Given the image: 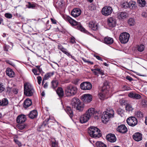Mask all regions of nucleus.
I'll return each mask as SVG.
<instances>
[{
	"label": "nucleus",
	"mask_w": 147,
	"mask_h": 147,
	"mask_svg": "<svg viewBox=\"0 0 147 147\" xmlns=\"http://www.w3.org/2000/svg\"><path fill=\"white\" fill-rule=\"evenodd\" d=\"M98 113L95 111V109L93 108L89 109L86 112L85 114L82 115L80 119V122L84 123L87 122L90 118L93 116H95V119H98Z\"/></svg>",
	"instance_id": "f257e3e1"
},
{
	"label": "nucleus",
	"mask_w": 147,
	"mask_h": 147,
	"mask_svg": "<svg viewBox=\"0 0 147 147\" xmlns=\"http://www.w3.org/2000/svg\"><path fill=\"white\" fill-rule=\"evenodd\" d=\"M66 20L71 25L75 26V28L78 30L85 33H87L88 32V31L86 30L82 26L80 23L76 21L70 17L67 16L66 17Z\"/></svg>",
	"instance_id": "f03ea898"
},
{
	"label": "nucleus",
	"mask_w": 147,
	"mask_h": 147,
	"mask_svg": "<svg viewBox=\"0 0 147 147\" xmlns=\"http://www.w3.org/2000/svg\"><path fill=\"white\" fill-rule=\"evenodd\" d=\"M88 133L93 138H99L101 136L100 130L97 128L91 126L88 128Z\"/></svg>",
	"instance_id": "7ed1b4c3"
},
{
	"label": "nucleus",
	"mask_w": 147,
	"mask_h": 147,
	"mask_svg": "<svg viewBox=\"0 0 147 147\" xmlns=\"http://www.w3.org/2000/svg\"><path fill=\"white\" fill-rule=\"evenodd\" d=\"M34 90L32 85L30 83H27L24 85V94L28 96H32Z\"/></svg>",
	"instance_id": "20e7f679"
},
{
	"label": "nucleus",
	"mask_w": 147,
	"mask_h": 147,
	"mask_svg": "<svg viewBox=\"0 0 147 147\" xmlns=\"http://www.w3.org/2000/svg\"><path fill=\"white\" fill-rule=\"evenodd\" d=\"M114 112L112 109H111L108 111L104 112L102 117V121L104 123L108 122L109 119L114 117Z\"/></svg>",
	"instance_id": "39448f33"
},
{
	"label": "nucleus",
	"mask_w": 147,
	"mask_h": 147,
	"mask_svg": "<svg viewBox=\"0 0 147 147\" xmlns=\"http://www.w3.org/2000/svg\"><path fill=\"white\" fill-rule=\"evenodd\" d=\"M65 93L66 96H70L75 94L77 92V88L72 85L67 86L65 87Z\"/></svg>",
	"instance_id": "423d86ee"
},
{
	"label": "nucleus",
	"mask_w": 147,
	"mask_h": 147,
	"mask_svg": "<svg viewBox=\"0 0 147 147\" xmlns=\"http://www.w3.org/2000/svg\"><path fill=\"white\" fill-rule=\"evenodd\" d=\"M130 35L127 32H124L121 33L119 36L120 42L123 44L127 43L129 41Z\"/></svg>",
	"instance_id": "0eeeda50"
},
{
	"label": "nucleus",
	"mask_w": 147,
	"mask_h": 147,
	"mask_svg": "<svg viewBox=\"0 0 147 147\" xmlns=\"http://www.w3.org/2000/svg\"><path fill=\"white\" fill-rule=\"evenodd\" d=\"M113 11V9L111 7L106 6L102 8V13L103 15L105 16H107L111 15Z\"/></svg>",
	"instance_id": "6e6552de"
},
{
	"label": "nucleus",
	"mask_w": 147,
	"mask_h": 147,
	"mask_svg": "<svg viewBox=\"0 0 147 147\" xmlns=\"http://www.w3.org/2000/svg\"><path fill=\"white\" fill-rule=\"evenodd\" d=\"M127 122L129 125L132 127L135 126L138 123L136 118L134 117H131L128 118Z\"/></svg>",
	"instance_id": "1a4fd4ad"
},
{
	"label": "nucleus",
	"mask_w": 147,
	"mask_h": 147,
	"mask_svg": "<svg viewBox=\"0 0 147 147\" xmlns=\"http://www.w3.org/2000/svg\"><path fill=\"white\" fill-rule=\"evenodd\" d=\"M80 88L84 90H89L92 88V85L89 82H84L80 85Z\"/></svg>",
	"instance_id": "9d476101"
},
{
	"label": "nucleus",
	"mask_w": 147,
	"mask_h": 147,
	"mask_svg": "<svg viewBox=\"0 0 147 147\" xmlns=\"http://www.w3.org/2000/svg\"><path fill=\"white\" fill-rule=\"evenodd\" d=\"M107 22L108 26L111 28L114 27L116 25V20L113 17H111L108 18Z\"/></svg>",
	"instance_id": "9b49d317"
},
{
	"label": "nucleus",
	"mask_w": 147,
	"mask_h": 147,
	"mask_svg": "<svg viewBox=\"0 0 147 147\" xmlns=\"http://www.w3.org/2000/svg\"><path fill=\"white\" fill-rule=\"evenodd\" d=\"M81 98L84 102L87 103L92 101V96L90 94H86L82 95Z\"/></svg>",
	"instance_id": "f8f14e48"
},
{
	"label": "nucleus",
	"mask_w": 147,
	"mask_h": 147,
	"mask_svg": "<svg viewBox=\"0 0 147 147\" xmlns=\"http://www.w3.org/2000/svg\"><path fill=\"white\" fill-rule=\"evenodd\" d=\"M81 13V10L78 8L74 9L71 12V15L74 18L79 16Z\"/></svg>",
	"instance_id": "ddd939ff"
},
{
	"label": "nucleus",
	"mask_w": 147,
	"mask_h": 147,
	"mask_svg": "<svg viewBox=\"0 0 147 147\" xmlns=\"http://www.w3.org/2000/svg\"><path fill=\"white\" fill-rule=\"evenodd\" d=\"M117 130L120 133L124 134L127 131V128L124 125H121L119 126L117 129Z\"/></svg>",
	"instance_id": "4468645a"
},
{
	"label": "nucleus",
	"mask_w": 147,
	"mask_h": 147,
	"mask_svg": "<svg viewBox=\"0 0 147 147\" xmlns=\"http://www.w3.org/2000/svg\"><path fill=\"white\" fill-rule=\"evenodd\" d=\"M107 140L111 142H114L116 140V138L114 134H109L106 136Z\"/></svg>",
	"instance_id": "2eb2a0df"
},
{
	"label": "nucleus",
	"mask_w": 147,
	"mask_h": 147,
	"mask_svg": "<svg viewBox=\"0 0 147 147\" xmlns=\"http://www.w3.org/2000/svg\"><path fill=\"white\" fill-rule=\"evenodd\" d=\"M26 120V116L24 115H19L17 118L16 121L17 123L21 124L24 122Z\"/></svg>",
	"instance_id": "dca6fc26"
},
{
	"label": "nucleus",
	"mask_w": 147,
	"mask_h": 147,
	"mask_svg": "<svg viewBox=\"0 0 147 147\" xmlns=\"http://www.w3.org/2000/svg\"><path fill=\"white\" fill-rule=\"evenodd\" d=\"M128 96L130 98L136 99H139L141 98L140 94H137L133 91L129 93L128 94Z\"/></svg>",
	"instance_id": "f3484780"
},
{
	"label": "nucleus",
	"mask_w": 147,
	"mask_h": 147,
	"mask_svg": "<svg viewBox=\"0 0 147 147\" xmlns=\"http://www.w3.org/2000/svg\"><path fill=\"white\" fill-rule=\"evenodd\" d=\"M104 43L107 45H111L114 42L113 38L108 36L105 37L104 39Z\"/></svg>",
	"instance_id": "a211bd4d"
},
{
	"label": "nucleus",
	"mask_w": 147,
	"mask_h": 147,
	"mask_svg": "<svg viewBox=\"0 0 147 147\" xmlns=\"http://www.w3.org/2000/svg\"><path fill=\"white\" fill-rule=\"evenodd\" d=\"M89 27L94 30H96L98 28V24L95 22L91 21L89 22L88 24Z\"/></svg>",
	"instance_id": "6ab92c4d"
},
{
	"label": "nucleus",
	"mask_w": 147,
	"mask_h": 147,
	"mask_svg": "<svg viewBox=\"0 0 147 147\" xmlns=\"http://www.w3.org/2000/svg\"><path fill=\"white\" fill-rule=\"evenodd\" d=\"M134 139L136 141H139L142 139V134L139 133H135L133 136Z\"/></svg>",
	"instance_id": "aec40b11"
},
{
	"label": "nucleus",
	"mask_w": 147,
	"mask_h": 147,
	"mask_svg": "<svg viewBox=\"0 0 147 147\" xmlns=\"http://www.w3.org/2000/svg\"><path fill=\"white\" fill-rule=\"evenodd\" d=\"M81 102L79 99L77 98H73L72 100L71 104L73 108H75Z\"/></svg>",
	"instance_id": "412c9836"
},
{
	"label": "nucleus",
	"mask_w": 147,
	"mask_h": 147,
	"mask_svg": "<svg viewBox=\"0 0 147 147\" xmlns=\"http://www.w3.org/2000/svg\"><path fill=\"white\" fill-rule=\"evenodd\" d=\"M58 49H59L63 53L66 54L68 56H70L73 59H74V57L72 56L70 54L68 53L66 49L64 48L63 47H58Z\"/></svg>",
	"instance_id": "4be33fe9"
},
{
	"label": "nucleus",
	"mask_w": 147,
	"mask_h": 147,
	"mask_svg": "<svg viewBox=\"0 0 147 147\" xmlns=\"http://www.w3.org/2000/svg\"><path fill=\"white\" fill-rule=\"evenodd\" d=\"M32 104V102L31 100L29 98L26 99L24 103V107L25 108H27L29 106H30Z\"/></svg>",
	"instance_id": "5701e85b"
},
{
	"label": "nucleus",
	"mask_w": 147,
	"mask_h": 147,
	"mask_svg": "<svg viewBox=\"0 0 147 147\" xmlns=\"http://www.w3.org/2000/svg\"><path fill=\"white\" fill-rule=\"evenodd\" d=\"M28 115L30 118L33 119L37 117V112L36 110H34L31 111Z\"/></svg>",
	"instance_id": "b1692460"
},
{
	"label": "nucleus",
	"mask_w": 147,
	"mask_h": 147,
	"mask_svg": "<svg viewBox=\"0 0 147 147\" xmlns=\"http://www.w3.org/2000/svg\"><path fill=\"white\" fill-rule=\"evenodd\" d=\"M127 13L125 12H121L118 13L117 17L119 19L125 18L127 17Z\"/></svg>",
	"instance_id": "393cba45"
},
{
	"label": "nucleus",
	"mask_w": 147,
	"mask_h": 147,
	"mask_svg": "<svg viewBox=\"0 0 147 147\" xmlns=\"http://www.w3.org/2000/svg\"><path fill=\"white\" fill-rule=\"evenodd\" d=\"M8 100L6 98H3L0 100V106H5L8 104Z\"/></svg>",
	"instance_id": "a878e982"
},
{
	"label": "nucleus",
	"mask_w": 147,
	"mask_h": 147,
	"mask_svg": "<svg viewBox=\"0 0 147 147\" xmlns=\"http://www.w3.org/2000/svg\"><path fill=\"white\" fill-rule=\"evenodd\" d=\"M53 72L49 73L46 74L45 75L44 77L43 78V80L42 81V84H43L44 83L45 80L49 79L50 77L53 76Z\"/></svg>",
	"instance_id": "bb28decb"
},
{
	"label": "nucleus",
	"mask_w": 147,
	"mask_h": 147,
	"mask_svg": "<svg viewBox=\"0 0 147 147\" xmlns=\"http://www.w3.org/2000/svg\"><path fill=\"white\" fill-rule=\"evenodd\" d=\"M7 75L10 77H13L14 76V73L10 68H7L6 71Z\"/></svg>",
	"instance_id": "cd10ccee"
},
{
	"label": "nucleus",
	"mask_w": 147,
	"mask_h": 147,
	"mask_svg": "<svg viewBox=\"0 0 147 147\" xmlns=\"http://www.w3.org/2000/svg\"><path fill=\"white\" fill-rule=\"evenodd\" d=\"M56 91L59 97H62L63 96V92L62 88L59 87Z\"/></svg>",
	"instance_id": "c85d7f7f"
},
{
	"label": "nucleus",
	"mask_w": 147,
	"mask_h": 147,
	"mask_svg": "<svg viewBox=\"0 0 147 147\" xmlns=\"http://www.w3.org/2000/svg\"><path fill=\"white\" fill-rule=\"evenodd\" d=\"M66 111L71 118L73 116V112L71 107H67L66 109Z\"/></svg>",
	"instance_id": "c756f323"
},
{
	"label": "nucleus",
	"mask_w": 147,
	"mask_h": 147,
	"mask_svg": "<svg viewBox=\"0 0 147 147\" xmlns=\"http://www.w3.org/2000/svg\"><path fill=\"white\" fill-rule=\"evenodd\" d=\"M137 3L138 6L140 7H144L146 4L145 0H138Z\"/></svg>",
	"instance_id": "7c9ffc66"
},
{
	"label": "nucleus",
	"mask_w": 147,
	"mask_h": 147,
	"mask_svg": "<svg viewBox=\"0 0 147 147\" xmlns=\"http://www.w3.org/2000/svg\"><path fill=\"white\" fill-rule=\"evenodd\" d=\"M128 4V7L131 9L133 8L135 5V2H134L131 0H127V3Z\"/></svg>",
	"instance_id": "2f4dec72"
},
{
	"label": "nucleus",
	"mask_w": 147,
	"mask_h": 147,
	"mask_svg": "<svg viewBox=\"0 0 147 147\" xmlns=\"http://www.w3.org/2000/svg\"><path fill=\"white\" fill-rule=\"evenodd\" d=\"M84 106L81 102L77 105L75 108L79 111H82L83 109Z\"/></svg>",
	"instance_id": "473e14b6"
},
{
	"label": "nucleus",
	"mask_w": 147,
	"mask_h": 147,
	"mask_svg": "<svg viewBox=\"0 0 147 147\" xmlns=\"http://www.w3.org/2000/svg\"><path fill=\"white\" fill-rule=\"evenodd\" d=\"M51 84L52 87L55 89L57 87L58 82L56 80H53L51 82Z\"/></svg>",
	"instance_id": "72a5a7b5"
},
{
	"label": "nucleus",
	"mask_w": 147,
	"mask_h": 147,
	"mask_svg": "<svg viewBox=\"0 0 147 147\" xmlns=\"http://www.w3.org/2000/svg\"><path fill=\"white\" fill-rule=\"evenodd\" d=\"M97 147H107L106 145L101 142H97L96 143Z\"/></svg>",
	"instance_id": "f704fd0d"
},
{
	"label": "nucleus",
	"mask_w": 147,
	"mask_h": 147,
	"mask_svg": "<svg viewBox=\"0 0 147 147\" xmlns=\"http://www.w3.org/2000/svg\"><path fill=\"white\" fill-rule=\"evenodd\" d=\"M97 147H107L106 145L101 142H97L96 143Z\"/></svg>",
	"instance_id": "c9c22d12"
},
{
	"label": "nucleus",
	"mask_w": 147,
	"mask_h": 147,
	"mask_svg": "<svg viewBox=\"0 0 147 147\" xmlns=\"http://www.w3.org/2000/svg\"><path fill=\"white\" fill-rule=\"evenodd\" d=\"M128 23L131 26L134 25L135 24V21L133 18H130L128 20Z\"/></svg>",
	"instance_id": "e433bc0d"
},
{
	"label": "nucleus",
	"mask_w": 147,
	"mask_h": 147,
	"mask_svg": "<svg viewBox=\"0 0 147 147\" xmlns=\"http://www.w3.org/2000/svg\"><path fill=\"white\" fill-rule=\"evenodd\" d=\"M89 9L91 11L95 10L96 9V6L94 4H91L89 6Z\"/></svg>",
	"instance_id": "4c0bfd02"
},
{
	"label": "nucleus",
	"mask_w": 147,
	"mask_h": 147,
	"mask_svg": "<svg viewBox=\"0 0 147 147\" xmlns=\"http://www.w3.org/2000/svg\"><path fill=\"white\" fill-rule=\"evenodd\" d=\"M28 4L26 5V6L28 8H33L35 7V5L32 4L30 2H28Z\"/></svg>",
	"instance_id": "58836bf2"
},
{
	"label": "nucleus",
	"mask_w": 147,
	"mask_h": 147,
	"mask_svg": "<svg viewBox=\"0 0 147 147\" xmlns=\"http://www.w3.org/2000/svg\"><path fill=\"white\" fill-rule=\"evenodd\" d=\"M125 108L126 110L128 111H131L133 109L132 106L129 104L127 105Z\"/></svg>",
	"instance_id": "ea45409f"
},
{
	"label": "nucleus",
	"mask_w": 147,
	"mask_h": 147,
	"mask_svg": "<svg viewBox=\"0 0 147 147\" xmlns=\"http://www.w3.org/2000/svg\"><path fill=\"white\" fill-rule=\"evenodd\" d=\"M94 69L96 71L98 72H97L98 73V74H99L102 75H104V73L101 70V69H100L96 68Z\"/></svg>",
	"instance_id": "a19ab883"
},
{
	"label": "nucleus",
	"mask_w": 147,
	"mask_h": 147,
	"mask_svg": "<svg viewBox=\"0 0 147 147\" xmlns=\"http://www.w3.org/2000/svg\"><path fill=\"white\" fill-rule=\"evenodd\" d=\"M26 126L24 125H18V127L19 129L22 130L24 129Z\"/></svg>",
	"instance_id": "79ce46f5"
},
{
	"label": "nucleus",
	"mask_w": 147,
	"mask_h": 147,
	"mask_svg": "<svg viewBox=\"0 0 147 147\" xmlns=\"http://www.w3.org/2000/svg\"><path fill=\"white\" fill-rule=\"evenodd\" d=\"M122 5L123 7L126 8L128 7V4L127 3V1L124 2L123 3Z\"/></svg>",
	"instance_id": "37998d69"
},
{
	"label": "nucleus",
	"mask_w": 147,
	"mask_h": 147,
	"mask_svg": "<svg viewBox=\"0 0 147 147\" xmlns=\"http://www.w3.org/2000/svg\"><path fill=\"white\" fill-rule=\"evenodd\" d=\"M5 89L4 86L3 85L1 84H0V93H1L3 92Z\"/></svg>",
	"instance_id": "c03bdc74"
},
{
	"label": "nucleus",
	"mask_w": 147,
	"mask_h": 147,
	"mask_svg": "<svg viewBox=\"0 0 147 147\" xmlns=\"http://www.w3.org/2000/svg\"><path fill=\"white\" fill-rule=\"evenodd\" d=\"M5 16L8 18H10L12 17V15L11 14L7 13L5 14Z\"/></svg>",
	"instance_id": "a18cd8bd"
},
{
	"label": "nucleus",
	"mask_w": 147,
	"mask_h": 147,
	"mask_svg": "<svg viewBox=\"0 0 147 147\" xmlns=\"http://www.w3.org/2000/svg\"><path fill=\"white\" fill-rule=\"evenodd\" d=\"M14 141L16 144L18 145L19 146H21L22 145L21 143L19 142L17 139H14Z\"/></svg>",
	"instance_id": "49530a36"
},
{
	"label": "nucleus",
	"mask_w": 147,
	"mask_h": 147,
	"mask_svg": "<svg viewBox=\"0 0 147 147\" xmlns=\"http://www.w3.org/2000/svg\"><path fill=\"white\" fill-rule=\"evenodd\" d=\"M136 115L138 117H142L143 114L140 111H138L136 112Z\"/></svg>",
	"instance_id": "de8ad7c7"
},
{
	"label": "nucleus",
	"mask_w": 147,
	"mask_h": 147,
	"mask_svg": "<svg viewBox=\"0 0 147 147\" xmlns=\"http://www.w3.org/2000/svg\"><path fill=\"white\" fill-rule=\"evenodd\" d=\"M122 89L124 90H129L130 89L129 87L126 85L123 86L122 87Z\"/></svg>",
	"instance_id": "09e8293b"
},
{
	"label": "nucleus",
	"mask_w": 147,
	"mask_h": 147,
	"mask_svg": "<svg viewBox=\"0 0 147 147\" xmlns=\"http://www.w3.org/2000/svg\"><path fill=\"white\" fill-rule=\"evenodd\" d=\"M144 48L143 47H138V50L140 52L144 50Z\"/></svg>",
	"instance_id": "8fccbe9b"
},
{
	"label": "nucleus",
	"mask_w": 147,
	"mask_h": 147,
	"mask_svg": "<svg viewBox=\"0 0 147 147\" xmlns=\"http://www.w3.org/2000/svg\"><path fill=\"white\" fill-rule=\"evenodd\" d=\"M32 70L34 75H38L39 74L37 73V70L36 69H32Z\"/></svg>",
	"instance_id": "3c124183"
},
{
	"label": "nucleus",
	"mask_w": 147,
	"mask_h": 147,
	"mask_svg": "<svg viewBox=\"0 0 147 147\" xmlns=\"http://www.w3.org/2000/svg\"><path fill=\"white\" fill-rule=\"evenodd\" d=\"M48 120L46 121V120H45V121H44L43 122V123L42 124V125H41V127H44L45 126L47 125V122L48 121Z\"/></svg>",
	"instance_id": "603ef678"
},
{
	"label": "nucleus",
	"mask_w": 147,
	"mask_h": 147,
	"mask_svg": "<svg viewBox=\"0 0 147 147\" xmlns=\"http://www.w3.org/2000/svg\"><path fill=\"white\" fill-rule=\"evenodd\" d=\"M142 104L144 106H146L147 105V101L146 100H143L142 102Z\"/></svg>",
	"instance_id": "864d4df0"
},
{
	"label": "nucleus",
	"mask_w": 147,
	"mask_h": 147,
	"mask_svg": "<svg viewBox=\"0 0 147 147\" xmlns=\"http://www.w3.org/2000/svg\"><path fill=\"white\" fill-rule=\"evenodd\" d=\"M126 79L128 80L129 81H131L133 80V78L130 76H127L126 77Z\"/></svg>",
	"instance_id": "5fc2aeb1"
},
{
	"label": "nucleus",
	"mask_w": 147,
	"mask_h": 147,
	"mask_svg": "<svg viewBox=\"0 0 147 147\" xmlns=\"http://www.w3.org/2000/svg\"><path fill=\"white\" fill-rule=\"evenodd\" d=\"M141 15L142 17H146L147 16V13L145 12H143L142 13Z\"/></svg>",
	"instance_id": "6e6d98bb"
},
{
	"label": "nucleus",
	"mask_w": 147,
	"mask_h": 147,
	"mask_svg": "<svg viewBox=\"0 0 147 147\" xmlns=\"http://www.w3.org/2000/svg\"><path fill=\"white\" fill-rule=\"evenodd\" d=\"M13 92L15 94H17L18 92V90L17 88H14L13 90Z\"/></svg>",
	"instance_id": "4d7b16f0"
},
{
	"label": "nucleus",
	"mask_w": 147,
	"mask_h": 147,
	"mask_svg": "<svg viewBox=\"0 0 147 147\" xmlns=\"http://www.w3.org/2000/svg\"><path fill=\"white\" fill-rule=\"evenodd\" d=\"M70 42L72 43H74L75 42V39L74 38L71 37V39Z\"/></svg>",
	"instance_id": "13d9d810"
},
{
	"label": "nucleus",
	"mask_w": 147,
	"mask_h": 147,
	"mask_svg": "<svg viewBox=\"0 0 147 147\" xmlns=\"http://www.w3.org/2000/svg\"><path fill=\"white\" fill-rule=\"evenodd\" d=\"M100 97V99H103L104 97V95L102 93H100L99 94Z\"/></svg>",
	"instance_id": "bf43d9fd"
},
{
	"label": "nucleus",
	"mask_w": 147,
	"mask_h": 147,
	"mask_svg": "<svg viewBox=\"0 0 147 147\" xmlns=\"http://www.w3.org/2000/svg\"><path fill=\"white\" fill-rule=\"evenodd\" d=\"M6 61L7 63H8L11 65H13V63L11 61L9 60H6Z\"/></svg>",
	"instance_id": "052dcab7"
},
{
	"label": "nucleus",
	"mask_w": 147,
	"mask_h": 147,
	"mask_svg": "<svg viewBox=\"0 0 147 147\" xmlns=\"http://www.w3.org/2000/svg\"><path fill=\"white\" fill-rule=\"evenodd\" d=\"M51 20L53 24H56L57 23L56 21L55 20L51 18Z\"/></svg>",
	"instance_id": "680f3d73"
},
{
	"label": "nucleus",
	"mask_w": 147,
	"mask_h": 147,
	"mask_svg": "<svg viewBox=\"0 0 147 147\" xmlns=\"http://www.w3.org/2000/svg\"><path fill=\"white\" fill-rule=\"evenodd\" d=\"M36 67L38 69L39 72H40L41 71H42V69L40 68V66H39V65L37 66H36Z\"/></svg>",
	"instance_id": "e2e57ef3"
},
{
	"label": "nucleus",
	"mask_w": 147,
	"mask_h": 147,
	"mask_svg": "<svg viewBox=\"0 0 147 147\" xmlns=\"http://www.w3.org/2000/svg\"><path fill=\"white\" fill-rule=\"evenodd\" d=\"M96 58L98 59V60H100L101 61H103V60L102 59H101V58L99 56H96Z\"/></svg>",
	"instance_id": "0e129e2a"
},
{
	"label": "nucleus",
	"mask_w": 147,
	"mask_h": 147,
	"mask_svg": "<svg viewBox=\"0 0 147 147\" xmlns=\"http://www.w3.org/2000/svg\"><path fill=\"white\" fill-rule=\"evenodd\" d=\"M92 71L93 72L94 74L95 75H98V73L95 70V69H92Z\"/></svg>",
	"instance_id": "69168bd1"
},
{
	"label": "nucleus",
	"mask_w": 147,
	"mask_h": 147,
	"mask_svg": "<svg viewBox=\"0 0 147 147\" xmlns=\"http://www.w3.org/2000/svg\"><path fill=\"white\" fill-rule=\"evenodd\" d=\"M64 3V1H60V2L59 3V5L61 7L63 6V5Z\"/></svg>",
	"instance_id": "338daca9"
},
{
	"label": "nucleus",
	"mask_w": 147,
	"mask_h": 147,
	"mask_svg": "<svg viewBox=\"0 0 147 147\" xmlns=\"http://www.w3.org/2000/svg\"><path fill=\"white\" fill-rule=\"evenodd\" d=\"M56 144L55 142H53L52 143V146L53 147H56Z\"/></svg>",
	"instance_id": "774afa93"
}]
</instances>
